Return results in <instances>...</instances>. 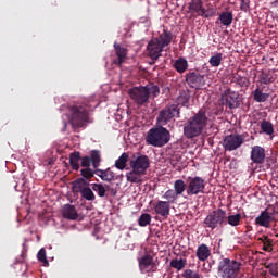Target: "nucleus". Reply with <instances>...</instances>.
<instances>
[{
    "instance_id": "nucleus-30",
    "label": "nucleus",
    "mask_w": 278,
    "mask_h": 278,
    "mask_svg": "<svg viewBox=\"0 0 278 278\" xmlns=\"http://www.w3.org/2000/svg\"><path fill=\"white\" fill-rule=\"evenodd\" d=\"M98 175L102 181H112V179H114V172H112L111 169H98Z\"/></svg>"
},
{
    "instance_id": "nucleus-42",
    "label": "nucleus",
    "mask_w": 278,
    "mask_h": 278,
    "mask_svg": "<svg viewBox=\"0 0 278 278\" xmlns=\"http://www.w3.org/2000/svg\"><path fill=\"white\" fill-rule=\"evenodd\" d=\"M251 9V0H241L240 1V10L242 12H249Z\"/></svg>"
},
{
    "instance_id": "nucleus-14",
    "label": "nucleus",
    "mask_w": 278,
    "mask_h": 278,
    "mask_svg": "<svg viewBox=\"0 0 278 278\" xmlns=\"http://www.w3.org/2000/svg\"><path fill=\"white\" fill-rule=\"evenodd\" d=\"M189 10H191V12H195L198 16H204V18H211V16H214L213 13H207V10L203 8V1L201 0H192L189 4Z\"/></svg>"
},
{
    "instance_id": "nucleus-22",
    "label": "nucleus",
    "mask_w": 278,
    "mask_h": 278,
    "mask_svg": "<svg viewBox=\"0 0 278 278\" xmlns=\"http://www.w3.org/2000/svg\"><path fill=\"white\" fill-rule=\"evenodd\" d=\"M218 21L224 27H229L233 23V13L231 11H224L219 14Z\"/></svg>"
},
{
    "instance_id": "nucleus-8",
    "label": "nucleus",
    "mask_w": 278,
    "mask_h": 278,
    "mask_svg": "<svg viewBox=\"0 0 278 278\" xmlns=\"http://www.w3.org/2000/svg\"><path fill=\"white\" fill-rule=\"evenodd\" d=\"M70 121L73 125H81L85 121H88V109L79 105H74L70 109Z\"/></svg>"
},
{
    "instance_id": "nucleus-37",
    "label": "nucleus",
    "mask_w": 278,
    "mask_h": 278,
    "mask_svg": "<svg viewBox=\"0 0 278 278\" xmlns=\"http://www.w3.org/2000/svg\"><path fill=\"white\" fill-rule=\"evenodd\" d=\"M220 62H223V53H216L215 55L211 56L208 63L213 67H218L220 66Z\"/></svg>"
},
{
    "instance_id": "nucleus-13",
    "label": "nucleus",
    "mask_w": 278,
    "mask_h": 278,
    "mask_svg": "<svg viewBox=\"0 0 278 278\" xmlns=\"http://www.w3.org/2000/svg\"><path fill=\"white\" fill-rule=\"evenodd\" d=\"M139 268L140 271L143 274L151 271L154 273L155 268H157V263L155 262L153 256H151L150 254H146L141 258H139Z\"/></svg>"
},
{
    "instance_id": "nucleus-6",
    "label": "nucleus",
    "mask_w": 278,
    "mask_h": 278,
    "mask_svg": "<svg viewBox=\"0 0 278 278\" xmlns=\"http://www.w3.org/2000/svg\"><path fill=\"white\" fill-rule=\"evenodd\" d=\"M205 191V179L195 176L187 180V197H197Z\"/></svg>"
},
{
    "instance_id": "nucleus-1",
    "label": "nucleus",
    "mask_w": 278,
    "mask_h": 278,
    "mask_svg": "<svg viewBox=\"0 0 278 278\" xmlns=\"http://www.w3.org/2000/svg\"><path fill=\"white\" fill-rule=\"evenodd\" d=\"M205 127H207V115L201 110L185 124L184 134L186 138H197L203 134Z\"/></svg>"
},
{
    "instance_id": "nucleus-15",
    "label": "nucleus",
    "mask_w": 278,
    "mask_h": 278,
    "mask_svg": "<svg viewBox=\"0 0 278 278\" xmlns=\"http://www.w3.org/2000/svg\"><path fill=\"white\" fill-rule=\"evenodd\" d=\"M154 214L157 216H163V218H168L170 215V204L166 201H157L153 204Z\"/></svg>"
},
{
    "instance_id": "nucleus-19",
    "label": "nucleus",
    "mask_w": 278,
    "mask_h": 278,
    "mask_svg": "<svg viewBox=\"0 0 278 278\" xmlns=\"http://www.w3.org/2000/svg\"><path fill=\"white\" fill-rule=\"evenodd\" d=\"M195 255L200 262H205L210 260V255H212V252L207 244L202 243L198 247Z\"/></svg>"
},
{
    "instance_id": "nucleus-34",
    "label": "nucleus",
    "mask_w": 278,
    "mask_h": 278,
    "mask_svg": "<svg viewBox=\"0 0 278 278\" xmlns=\"http://www.w3.org/2000/svg\"><path fill=\"white\" fill-rule=\"evenodd\" d=\"M262 244H263V251H266L267 253H270L273 251V239L264 236L263 238H260Z\"/></svg>"
},
{
    "instance_id": "nucleus-5",
    "label": "nucleus",
    "mask_w": 278,
    "mask_h": 278,
    "mask_svg": "<svg viewBox=\"0 0 278 278\" xmlns=\"http://www.w3.org/2000/svg\"><path fill=\"white\" fill-rule=\"evenodd\" d=\"M240 273V263L224 258L218 263V275L222 278H236Z\"/></svg>"
},
{
    "instance_id": "nucleus-10",
    "label": "nucleus",
    "mask_w": 278,
    "mask_h": 278,
    "mask_svg": "<svg viewBox=\"0 0 278 278\" xmlns=\"http://www.w3.org/2000/svg\"><path fill=\"white\" fill-rule=\"evenodd\" d=\"M149 166H151V161L147 155H139L130 161V168L147 175V170H149Z\"/></svg>"
},
{
    "instance_id": "nucleus-3",
    "label": "nucleus",
    "mask_w": 278,
    "mask_h": 278,
    "mask_svg": "<svg viewBox=\"0 0 278 278\" xmlns=\"http://www.w3.org/2000/svg\"><path fill=\"white\" fill-rule=\"evenodd\" d=\"M128 94L137 105H144L149 101V97H159L160 87L157 85H147L146 87H135L129 89Z\"/></svg>"
},
{
    "instance_id": "nucleus-27",
    "label": "nucleus",
    "mask_w": 278,
    "mask_h": 278,
    "mask_svg": "<svg viewBox=\"0 0 278 278\" xmlns=\"http://www.w3.org/2000/svg\"><path fill=\"white\" fill-rule=\"evenodd\" d=\"M129 160V155L127 153H123L118 160L115 161V168L118 170H125L127 167V161Z\"/></svg>"
},
{
    "instance_id": "nucleus-38",
    "label": "nucleus",
    "mask_w": 278,
    "mask_h": 278,
    "mask_svg": "<svg viewBox=\"0 0 278 278\" xmlns=\"http://www.w3.org/2000/svg\"><path fill=\"white\" fill-rule=\"evenodd\" d=\"M92 190L98 193L99 197H105V192H108V189L105 186L101 184H93Z\"/></svg>"
},
{
    "instance_id": "nucleus-18",
    "label": "nucleus",
    "mask_w": 278,
    "mask_h": 278,
    "mask_svg": "<svg viewBox=\"0 0 278 278\" xmlns=\"http://www.w3.org/2000/svg\"><path fill=\"white\" fill-rule=\"evenodd\" d=\"M63 218H67V220H77L79 218V213H77V208H75L71 204H65L62 208Z\"/></svg>"
},
{
    "instance_id": "nucleus-17",
    "label": "nucleus",
    "mask_w": 278,
    "mask_h": 278,
    "mask_svg": "<svg viewBox=\"0 0 278 278\" xmlns=\"http://www.w3.org/2000/svg\"><path fill=\"white\" fill-rule=\"evenodd\" d=\"M270 223H273V214L267 211V208L261 212L260 216L256 217L255 224L260 227H270Z\"/></svg>"
},
{
    "instance_id": "nucleus-31",
    "label": "nucleus",
    "mask_w": 278,
    "mask_h": 278,
    "mask_svg": "<svg viewBox=\"0 0 278 278\" xmlns=\"http://www.w3.org/2000/svg\"><path fill=\"white\" fill-rule=\"evenodd\" d=\"M261 129L262 131H264V134H267V136H273V134H275V128L273 127V123L268 121L262 122Z\"/></svg>"
},
{
    "instance_id": "nucleus-24",
    "label": "nucleus",
    "mask_w": 278,
    "mask_h": 278,
    "mask_svg": "<svg viewBox=\"0 0 278 278\" xmlns=\"http://www.w3.org/2000/svg\"><path fill=\"white\" fill-rule=\"evenodd\" d=\"M174 68L177 73H186L188 71V60L179 58L174 62Z\"/></svg>"
},
{
    "instance_id": "nucleus-29",
    "label": "nucleus",
    "mask_w": 278,
    "mask_h": 278,
    "mask_svg": "<svg viewBox=\"0 0 278 278\" xmlns=\"http://www.w3.org/2000/svg\"><path fill=\"white\" fill-rule=\"evenodd\" d=\"M79 160H81L79 152H75L70 155V164L73 170H79Z\"/></svg>"
},
{
    "instance_id": "nucleus-11",
    "label": "nucleus",
    "mask_w": 278,
    "mask_h": 278,
    "mask_svg": "<svg viewBox=\"0 0 278 278\" xmlns=\"http://www.w3.org/2000/svg\"><path fill=\"white\" fill-rule=\"evenodd\" d=\"M175 116H179V108L173 104L160 112L157 117V123L159 125H166L168 121H170L172 118H175Z\"/></svg>"
},
{
    "instance_id": "nucleus-21",
    "label": "nucleus",
    "mask_w": 278,
    "mask_h": 278,
    "mask_svg": "<svg viewBox=\"0 0 278 278\" xmlns=\"http://www.w3.org/2000/svg\"><path fill=\"white\" fill-rule=\"evenodd\" d=\"M115 53L117 55V60L114 61V64L121 66L125 60H127V49L121 47L119 45H114Z\"/></svg>"
},
{
    "instance_id": "nucleus-48",
    "label": "nucleus",
    "mask_w": 278,
    "mask_h": 278,
    "mask_svg": "<svg viewBox=\"0 0 278 278\" xmlns=\"http://www.w3.org/2000/svg\"><path fill=\"white\" fill-rule=\"evenodd\" d=\"M270 273L274 277H278V265H273L270 267Z\"/></svg>"
},
{
    "instance_id": "nucleus-45",
    "label": "nucleus",
    "mask_w": 278,
    "mask_h": 278,
    "mask_svg": "<svg viewBox=\"0 0 278 278\" xmlns=\"http://www.w3.org/2000/svg\"><path fill=\"white\" fill-rule=\"evenodd\" d=\"M184 278H201L195 271H192L190 269H187L184 273Z\"/></svg>"
},
{
    "instance_id": "nucleus-49",
    "label": "nucleus",
    "mask_w": 278,
    "mask_h": 278,
    "mask_svg": "<svg viewBox=\"0 0 278 278\" xmlns=\"http://www.w3.org/2000/svg\"><path fill=\"white\" fill-rule=\"evenodd\" d=\"M97 105H99V104L98 103L89 104V108H97Z\"/></svg>"
},
{
    "instance_id": "nucleus-25",
    "label": "nucleus",
    "mask_w": 278,
    "mask_h": 278,
    "mask_svg": "<svg viewBox=\"0 0 278 278\" xmlns=\"http://www.w3.org/2000/svg\"><path fill=\"white\" fill-rule=\"evenodd\" d=\"M269 97L268 93H264L260 88L253 91V99L256 103H265V101H268Z\"/></svg>"
},
{
    "instance_id": "nucleus-39",
    "label": "nucleus",
    "mask_w": 278,
    "mask_h": 278,
    "mask_svg": "<svg viewBox=\"0 0 278 278\" xmlns=\"http://www.w3.org/2000/svg\"><path fill=\"white\" fill-rule=\"evenodd\" d=\"M83 199H86V201H94V192H92V189L90 187H87L83 192H80Z\"/></svg>"
},
{
    "instance_id": "nucleus-20",
    "label": "nucleus",
    "mask_w": 278,
    "mask_h": 278,
    "mask_svg": "<svg viewBox=\"0 0 278 278\" xmlns=\"http://www.w3.org/2000/svg\"><path fill=\"white\" fill-rule=\"evenodd\" d=\"M142 177H144V174L134 168L126 174V180L128 184H142Z\"/></svg>"
},
{
    "instance_id": "nucleus-7",
    "label": "nucleus",
    "mask_w": 278,
    "mask_h": 278,
    "mask_svg": "<svg viewBox=\"0 0 278 278\" xmlns=\"http://www.w3.org/2000/svg\"><path fill=\"white\" fill-rule=\"evenodd\" d=\"M225 220H227V212L217 208L206 216L204 225L210 229H216L218 225H224Z\"/></svg>"
},
{
    "instance_id": "nucleus-26",
    "label": "nucleus",
    "mask_w": 278,
    "mask_h": 278,
    "mask_svg": "<svg viewBox=\"0 0 278 278\" xmlns=\"http://www.w3.org/2000/svg\"><path fill=\"white\" fill-rule=\"evenodd\" d=\"M187 188L188 185H186V182L181 179H178L174 182V191L178 197H181V194L187 191Z\"/></svg>"
},
{
    "instance_id": "nucleus-35",
    "label": "nucleus",
    "mask_w": 278,
    "mask_h": 278,
    "mask_svg": "<svg viewBox=\"0 0 278 278\" xmlns=\"http://www.w3.org/2000/svg\"><path fill=\"white\" fill-rule=\"evenodd\" d=\"M172 268H175L176 270H184L186 268V260L184 258H174L170 261Z\"/></svg>"
},
{
    "instance_id": "nucleus-46",
    "label": "nucleus",
    "mask_w": 278,
    "mask_h": 278,
    "mask_svg": "<svg viewBox=\"0 0 278 278\" xmlns=\"http://www.w3.org/2000/svg\"><path fill=\"white\" fill-rule=\"evenodd\" d=\"M37 257H38L39 262H47V252L45 251V249H41L38 252Z\"/></svg>"
},
{
    "instance_id": "nucleus-44",
    "label": "nucleus",
    "mask_w": 278,
    "mask_h": 278,
    "mask_svg": "<svg viewBox=\"0 0 278 278\" xmlns=\"http://www.w3.org/2000/svg\"><path fill=\"white\" fill-rule=\"evenodd\" d=\"M189 101H190V97L186 93L180 94L179 98H178V103L180 105H188Z\"/></svg>"
},
{
    "instance_id": "nucleus-4",
    "label": "nucleus",
    "mask_w": 278,
    "mask_h": 278,
    "mask_svg": "<svg viewBox=\"0 0 278 278\" xmlns=\"http://www.w3.org/2000/svg\"><path fill=\"white\" fill-rule=\"evenodd\" d=\"M146 140L152 147H164L170 142V132L164 127L152 128L148 131Z\"/></svg>"
},
{
    "instance_id": "nucleus-43",
    "label": "nucleus",
    "mask_w": 278,
    "mask_h": 278,
    "mask_svg": "<svg viewBox=\"0 0 278 278\" xmlns=\"http://www.w3.org/2000/svg\"><path fill=\"white\" fill-rule=\"evenodd\" d=\"M81 175L83 177H85V179H92V177H94V173H92V169L88 167L85 169H81Z\"/></svg>"
},
{
    "instance_id": "nucleus-47",
    "label": "nucleus",
    "mask_w": 278,
    "mask_h": 278,
    "mask_svg": "<svg viewBox=\"0 0 278 278\" xmlns=\"http://www.w3.org/2000/svg\"><path fill=\"white\" fill-rule=\"evenodd\" d=\"M81 166H84L85 168H88V166H90V157L88 156L83 157Z\"/></svg>"
},
{
    "instance_id": "nucleus-12",
    "label": "nucleus",
    "mask_w": 278,
    "mask_h": 278,
    "mask_svg": "<svg viewBox=\"0 0 278 278\" xmlns=\"http://www.w3.org/2000/svg\"><path fill=\"white\" fill-rule=\"evenodd\" d=\"M238 92L231 91L230 89L226 90L222 94V103L226 105L230 110H236L238 105H240V101H238Z\"/></svg>"
},
{
    "instance_id": "nucleus-32",
    "label": "nucleus",
    "mask_w": 278,
    "mask_h": 278,
    "mask_svg": "<svg viewBox=\"0 0 278 278\" xmlns=\"http://www.w3.org/2000/svg\"><path fill=\"white\" fill-rule=\"evenodd\" d=\"M151 220H152L151 214L143 213L140 215V217L138 219V225H139V227H147V226L151 225Z\"/></svg>"
},
{
    "instance_id": "nucleus-23",
    "label": "nucleus",
    "mask_w": 278,
    "mask_h": 278,
    "mask_svg": "<svg viewBox=\"0 0 278 278\" xmlns=\"http://www.w3.org/2000/svg\"><path fill=\"white\" fill-rule=\"evenodd\" d=\"M90 187V184L84 178H78L73 182L74 192H83Z\"/></svg>"
},
{
    "instance_id": "nucleus-33",
    "label": "nucleus",
    "mask_w": 278,
    "mask_h": 278,
    "mask_svg": "<svg viewBox=\"0 0 278 278\" xmlns=\"http://www.w3.org/2000/svg\"><path fill=\"white\" fill-rule=\"evenodd\" d=\"M226 220L228 225H230V227H238V225H240V220H242V215H229L228 217H226Z\"/></svg>"
},
{
    "instance_id": "nucleus-16",
    "label": "nucleus",
    "mask_w": 278,
    "mask_h": 278,
    "mask_svg": "<svg viewBox=\"0 0 278 278\" xmlns=\"http://www.w3.org/2000/svg\"><path fill=\"white\" fill-rule=\"evenodd\" d=\"M251 160L254 164H264L266 150L260 146H254L251 151Z\"/></svg>"
},
{
    "instance_id": "nucleus-28",
    "label": "nucleus",
    "mask_w": 278,
    "mask_h": 278,
    "mask_svg": "<svg viewBox=\"0 0 278 278\" xmlns=\"http://www.w3.org/2000/svg\"><path fill=\"white\" fill-rule=\"evenodd\" d=\"M163 199L170 205V203H175L179 199V195L175 190L169 189L163 194Z\"/></svg>"
},
{
    "instance_id": "nucleus-2",
    "label": "nucleus",
    "mask_w": 278,
    "mask_h": 278,
    "mask_svg": "<svg viewBox=\"0 0 278 278\" xmlns=\"http://www.w3.org/2000/svg\"><path fill=\"white\" fill-rule=\"evenodd\" d=\"M173 41V35L166 30L159 36V38L151 39L148 43V55L151 60H159L162 58V51L168 47Z\"/></svg>"
},
{
    "instance_id": "nucleus-41",
    "label": "nucleus",
    "mask_w": 278,
    "mask_h": 278,
    "mask_svg": "<svg viewBox=\"0 0 278 278\" xmlns=\"http://www.w3.org/2000/svg\"><path fill=\"white\" fill-rule=\"evenodd\" d=\"M198 79H199V76L191 75L187 78V81L189 86H191V88H199V85L197 84Z\"/></svg>"
},
{
    "instance_id": "nucleus-40",
    "label": "nucleus",
    "mask_w": 278,
    "mask_h": 278,
    "mask_svg": "<svg viewBox=\"0 0 278 278\" xmlns=\"http://www.w3.org/2000/svg\"><path fill=\"white\" fill-rule=\"evenodd\" d=\"M262 84H273L275 81V78L273 77V74H266L264 73L261 78Z\"/></svg>"
},
{
    "instance_id": "nucleus-36",
    "label": "nucleus",
    "mask_w": 278,
    "mask_h": 278,
    "mask_svg": "<svg viewBox=\"0 0 278 278\" xmlns=\"http://www.w3.org/2000/svg\"><path fill=\"white\" fill-rule=\"evenodd\" d=\"M91 162L93 168H99L101 164V153H99V151L94 150L91 152Z\"/></svg>"
},
{
    "instance_id": "nucleus-9",
    "label": "nucleus",
    "mask_w": 278,
    "mask_h": 278,
    "mask_svg": "<svg viewBox=\"0 0 278 278\" xmlns=\"http://www.w3.org/2000/svg\"><path fill=\"white\" fill-rule=\"evenodd\" d=\"M244 144V136L242 135H230L226 136L224 139V149L226 151H236V149H240Z\"/></svg>"
}]
</instances>
